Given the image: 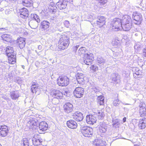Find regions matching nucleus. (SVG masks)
<instances>
[{"mask_svg":"<svg viewBox=\"0 0 146 146\" xmlns=\"http://www.w3.org/2000/svg\"><path fill=\"white\" fill-rule=\"evenodd\" d=\"M121 29L125 31L129 30L132 27L131 19L130 16L125 15L122 18Z\"/></svg>","mask_w":146,"mask_h":146,"instance_id":"obj_1","label":"nucleus"},{"mask_svg":"<svg viewBox=\"0 0 146 146\" xmlns=\"http://www.w3.org/2000/svg\"><path fill=\"white\" fill-rule=\"evenodd\" d=\"M6 52L9 58V63L14 64L16 60V56L14 53L12 47L8 46L6 48Z\"/></svg>","mask_w":146,"mask_h":146,"instance_id":"obj_2","label":"nucleus"},{"mask_svg":"<svg viewBox=\"0 0 146 146\" xmlns=\"http://www.w3.org/2000/svg\"><path fill=\"white\" fill-rule=\"evenodd\" d=\"M122 19L117 18H114L111 22L110 24L112 29L114 31H117L121 29Z\"/></svg>","mask_w":146,"mask_h":146,"instance_id":"obj_3","label":"nucleus"},{"mask_svg":"<svg viewBox=\"0 0 146 146\" xmlns=\"http://www.w3.org/2000/svg\"><path fill=\"white\" fill-rule=\"evenodd\" d=\"M80 129L81 133L85 137H90L93 134L92 128L90 127L83 126L81 127Z\"/></svg>","mask_w":146,"mask_h":146,"instance_id":"obj_4","label":"nucleus"},{"mask_svg":"<svg viewBox=\"0 0 146 146\" xmlns=\"http://www.w3.org/2000/svg\"><path fill=\"white\" fill-rule=\"evenodd\" d=\"M94 57L93 54L91 53H86L84 54L82 60L81 62L83 64L84 63L86 65H89L93 60Z\"/></svg>","mask_w":146,"mask_h":146,"instance_id":"obj_5","label":"nucleus"},{"mask_svg":"<svg viewBox=\"0 0 146 146\" xmlns=\"http://www.w3.org/2000/svg\"><path fill=\"white\" fill-rule=\"evenodd\" d=\"M50 95L54 98L52 100V102H53L56 98L57 99V104L59 103V101L58 100L59 99H60L62 97L63 95V93H62L59 90L56 89H53L51 90L50 93Z\"/></svg>","mask_w":146,"mask_h":146,"instance_id":"obj_6","label":"nucleus"},{"mask_svg":"<svg viewBox=\"0 0 146 146\" xmlns=\"http://www.w3.org/2000/svg\"><path fill=\"white\" fill-rule=\"evenodd\" d=\"M69 79L66 76L60 77L58 79V84L62 86H67L69 84Z\"/></svg>","mask_w":146,"mask_h":146,"instance_id":"obj_7","label":"nucleus"},{"mask_svg":"<svg viewBox=\"0 0 146 146\" xmlns=\"http://www.w3.org/2000/svg\"><path fill=\"white\" fill-rule=\"evenodd\" d=\"M139 113L141 117L146 115V105L142 102L140 101L139 104Z\"/></svg>","mask_w":146,"mask_h":146,"instance_id":"obj_8","label":"nucleus"},{"mask_svg":"<svg viewBox=\"0 0 146 146\" xmlns=\"http://www.w3.org/2000/svg\"><path fill=\"white\" fill-rule=\"evenodd\" d=\"M84 93L83 88L80 87L76 88L73 92L74 95L77 98H80L82 97Z\"/></svg>","mask_w":146,"mask_h":146,"instance_id":"obj_9","label":"nucleus"},{"mask_svg":"<svg viewBox=\"0 0 146 146\" xmlns=\"http://www.w3.org/2000/svg\"><path fill=\"white\" fill-rule=\"evenodd\" d=\"M133 18L134 21L133 22L134 23L137 25L140 24L142 20L141 14L137 13H134L133 14Z\"/></svg>","mask_w":146,"mask_h":146,"instance_id":"obj_10","label":"nucleus"},{"mask_svg":"<svg viewBox=\"0 0 146 146\" xmlns=\"http://www.w3.org/2000/svg\"><path fill=\"white\" fill-rule=\"evenodd\" d=\"M33 144L35 146L40 145L42 141V139L39 135L35 134L32 139Z\"/></svg>","mask_w":146,"mask_h":146,"instance_id":"obj_11","label":"nucleus"},{"mask_svg":"<svg viewBox=\"0 0 146 146\" xmlns=\"http://www.w3.org/2000/svg\"><path fill=\"white\" fill-rule=\"evenodd\" d=\"M86 121L88 123L92 125L96 122L97 119L95 116L92 115H88L86 116Z\"/></svg>","mask_w":146,"mask_h":146,"instance_id":"obj_12","label":"nucleus"},{"mask_svg":"<svg viewBox=\"0 0 146 146\" xmlns=\"http://www.w3.org/2000/svg\"><path fill=\"white\" fill-rule=\"evenodd\" d=\"M73 105L70 103H67L64 105L63 108L64 111L67 113L71 112L73 110Z\"/></svg>","mask_w":146,"mask_h":146,"instance_id":"obj_13","label":"nucleus"},{"mask_svg":"<svg viewBox=\"0 0 146 146\" xmlns=\"http://www.w3.org/2000/svg\"><path fill=\"white\" fill-rule=\"evenodd\" d=\"M106 19L104 17L101 16L97 18L96 24L99 27H101L105 24Z\"/></svg>","mask_w":146,"mask_h":146,"instance_id":"obj_14","label":"nucleus"},{"mask_svg":"<svg viewBox=\"0 0 146 146\" xmlns=\"http://www.w3.org/2000/svg\"><path fill=\"white\" fill-rule=\"evenodd\" d=\"M67 4V0H60L56 3L58 7L60 10L65 9Z\"/></svg>","mask_w":146,"mask_h":146,"instance_id":"obj_15","label":"nucleus"},{"mask_svg":"<svg viewBox=\"0 0 146 146\" xmlns=\"http://www.w3.org/2000/svg\"><path fill=\"white\" fill-rule=\"evenodd\" d=\"M29 12L28 10L25 8H23L20 10V17L24 19L27 18L29 16Z\"/></svg>","mask_w":146,"mask_h":146,"instance_id":"obj_16","label":"nucleus"},{"mask_svg":"<svg viewBox=\"0 0 146 146\" xmlns=\"http://www.w3.org/2000/svg\"><path fill=\"white\" fill-rule=\"evenodd\" d=\"M73 118L76 121H80L83 119V114L79 111H77L73 114Z\"/></svg>","mask_w":146,"mask_h":146,"instance_id":"obj_17","label":"nucleus"},{"mask_svg":"<svg viewBox=\"0 0 146 146\" xmlns=\"http://www.w3.org/2000/svg\"><path fill=\"white\" fill-rule=\"evenodd\" d=\"M8 128L5 125L0 126V135L2 137L7 136L8 133Z\"/></svg>","mask_w":146,"mask_h":146,"instance_id":"obj_18","label":"nucleus"},{"mask_svg":"<svg viewBox=\"0 0 146 146\" xmlns=\"http://www.w3.org/2000/svg\"><path fill=\"white\" fill-rule=\"evenodd\" d=\"M106 63V60L104 58L100 56L98 57L97 60V64L101 68H104V64Z\"/></svg>","mask_w":146,"mask_h":146,"instance_id":"obj_19","label":"nucleus"},{"mask_svg":"<svg viewBox=\"0 0 146 146\" xmlns=\"http://www.w3.org/2000/svg\"><path fill=\"white\" fill-rule=\"evenodd\" d=\"M67 125L68 127L72 129H75L77 126V124L73 120H70L67 121Z\"/></svg>","mask_w":146,"mask_h":146,"instance_id":"obj_20","label":"nucleus"},{"mask_svg":"<svg viewBox=\"0 0 146 146\" xmlns=\"http://www.w3.org/2000/svg\"><path fill=\"white\" fill-rule=\"evenodd\" d=\"M39 127L40 130L45 131L48 129V125L46 122L42 121L39 123Z\"/></svg>","mask_w":146,"mask_h":146,"instance_id":"obj_21","label":"nucleus"},{"mask_svg":"<svg viewBox=\"0 0 146 146\" xmlns=\"http://www.w3.org/2000/svg\"><path fill=\"white\" fill-rule=\"evenodd\" d=\"M100 131L101 133H104L107 131V126L104 122H100L99 127Z\"/></svg>","mask_w":146,"mask_h":146,"instance_id":"obj_22","label":"nucleus"},{"mask_svg":"<svg viewBox=\"0 0 146 146\" xmlns=\"http://www.w3.org/2000/svg\"><path fill=\"white\" fill-rule=\"evenodd\" d=\"M17 44L19 45L20 49H23L25 47L26 44L25 40L23 38H20L17 39Z\"/></svg>","mask_w":146,"mask_h":146,"instance_id":"obj_23","label":"nucleus"},{"mask_svg":"<svg viewBox=\"0 0 146 146\" xmlns=\"http://www.w3.org/2000/svg\"><path fill=\"white\" fill-rule=\"evenodd\" d=\"M58 48L60 49L64 50L68 46L69 44V41H66L64 42H59Z\"/></svg>","mask_w":146,"mask_h":146,"instance_id":"obj_24","label":"nucleus"},{"mask_svg":"<svg viewBox=\"0 0 146 146\" xmlns=\"http://www.w3.org/2000/svg\"><path fill=\"white\" fill-rule=\"evenodd\" d=\"M76 77L77 82L78 83H82L84 80V76L82 73H77V74L76 75Z\"/></svg>","mask_w":146,"mask_h":146,"instance_id":"obj_25","label":"nucleus"},{"mask_svg":"<svg viewBox=\"0 0 146 146\" xmlns=\"http://www.w3.org/2000/svg\"><path fill=\"white\" fill-rule=\"evenodd\" d=\"M37 21L33 19L30 20L29 22V25L32 29H36L38 25V23Z\"/></svg>","mask_w":146,"mask_h":146,"instance_id":"obj_26","label":"nucleus"},{"mask_svg":"<svg viewBox=\"0 0 146 146\" xmlns=\"http://www.w3.org/2000/svg\"><path fill=\"white\" fill-rule=\"evenodd\" d=\"M106 143L105 141L98 139H96L94 142V144L96 146H105Z\"/></svg>","mask_w":146,"mask_h":146,"instance_id":"obj_27","label":"nucleus"},{"mask_svg":"<svg viewBox=\"0 0 146 146\" xmlns=\"http://www.w3.org/2000/svg\"><path fill=\"white\" fill-rule=\"evenodd\" d=\"M1 38L4 40L9 42L11 40V36L9 34H5L2 35L1 36Z\"/></svg>","mask_w":146,"mask_h":146,"instance_id":"obj_28","label":"nucleus"},{"mask_svg":"<svg viewBox=\"0 0 146 146\" xmlns=\"http://www.w3.org/2000/svg\"><path fill=\"white\" fill-rule=\"evenodd\" d=\"M18 91L15 90L11 92V96L13 100H17L19 97Z\"/></svg>","mask_w":146,"mask_h":146,"instance_id":"obj_29","label":"nucleus"},{"mask_svg":"<svg viewBox=\"0 0 146 146\" xmlns=\"http://www.w3.org/2000/svg\"><path fill=\"white\" fill-rule=\"evenodd\" d=\"M146 126V120L145 119H140L139 127L141 129H144Z\"/></svg>","mask_w":146,"mask_h":146,"instance_id":"obj_30","label":"nucleus"},{"mask_svg":"<svg viewBox=\"0 0 146 146\" xmlns=\"http://www.w3.org/2000/svg\"><path fill=\"white\" fill-rule=\"evenodd\" d=\"M135 70H137L134 73H133V76L136 78H141L142 77V72L141 71L139 70L138 68H136Z\"/></svg>","mask_w":146,"mask_h":146,"instance_id":"obj_31","label":"nucleus"},{"mask_svg":"<svg viewBox=\"0 0 146 146\" xmlns=\"http://www.w3.org/2000/svg\"><path fill=\"white\" fill-rule=\"evenodd\" d=\"M29 139L26 138H23L21 141V146H29Z\"/></svg>","mask_w":146,"mask_h":146,"instance_id":"obj_32","label":"nucleus"},{"mask_svg":"<svg viewBox=\"0 0 146 146\" xmlns=\"http://www.w3.org/2000/svg\"><path fill=\"white\" fill-rule=\"evenodd\" d=\"M98 104L100 105H103L104 104V96L100 95L98 96L97 98Z\"/></svg>","mask_w":146,"mask_h":146,"instance_id":"obj_33","label":"nucleus"},{"mask_svg":"<svg viewBox=\"0 0 146 146\" xmlns=\"http://www.w3.org/2000/svg\"><path fill=\"white\" fill-rule=\"evenodd\" d=\"M32 1L31 0H23L22 3L25 6L30 7L32 5Z\"/></svg>","mask_w":146,"mask_h":146,"instance_id":"obj_34","label":"nucleus"},{"mask_svg":"<svg viewBox=\"0 0 146 146\" xmlns=\"http://www.w3.org/2000/svg\"><path fill=\"white\" fill-rule=\"evenodd\" d=\"M49 24L48 22L46 21H43L41 23L42 28L44 30L48 29L49 27Z\"/></svg>","mask_w":146,"mask_h":146,"instance_id":"obj_35","label":"nucleus"},{"mask_svg":"<svg viewBox=\"0 0 146 146\" xmlns=\"http://www.w3.org/2000/svg\"><path fill=\"white\" fill-rule=\"evenodd\" d=\"M117 74H116L113 73L110 76L109 81L111 83H114L116 80V77Z\"/></svg>","mask_w":146,"mask_h":146,"instance_id":"obj_36","label":"nucleus"},{"mask_svg":"<svg viewBox=\"0 0 146 146\" xmlns=\"http://www.w3.org/2000/svg\"><path fill=\"white\" fill-rule=\"evenodd\" d=\"M66 41H69V38L67 36L62 35L60 36L59 42H64Z\"/></svg>","mask_w":146,"mask_h":146,"instance_id":"obj_37","label":"nucleus"},{"mask_svg":"<svg viewBox=\"0 0 146 146\" xmlns=\"http://www.w3.org/2000/svg\"><path fill=\"white\" fill-rule=\"evenodd\" d=\"M49 8L52 10V12H54L56 11L57 7L55 6V5L53 2H51L49 5Z\"/></svg>","mask_w":146,"mask_h":146,"instance_id":"obj_38","label":"nucleus"},{"mask_svg":"<svg viewBox=\"0 0 146 146\" xmlns=\"http://www.w3.org/2000/svg\"><path fill=\"white\" fill-rule=\"evenodd\" d=\"M97 114L98 118L100 119H102L105 115L104 111L103 110H100L98 111Z\"/></svg>","mask_w":146,"mask_h":146,"instance_id":"obj_39","label":"nucleus"},{"mask_svg":"<svg viewBox=\"0 0 146 146\" xmlns=\"http://www.w3.org/2000/svg\"><path fill=\"white\" fill-rule=\"evenodd\" d=\"M86 48L85 47H81L79 48L78 51V54L79 55H81L82 54H84L85 53Z\"/></svg>","mask_w":146,"mask_h":146,"instance_id":"obj_40","label":"nucleus"},{"mask_svg":"<svg viewBox=\"0 0 146 146\" xmlns=\"http://www.w3.org/2000/svg\"><path fill=\"white\" fill-rule=\"evenodd\" d=\"M36 121L33 119H30L28 122V125H29L30 127H31L32 126H35L36 125Z\"/></svg>","mask_w":146,"mask_h":146,"instance_id":"obj_41","label":"nucleus"},{"mask_svg":"<svg viewBox=\"0 0 146 146\" xmlns=\"http://www.w3.org/2000/svg\"><path fill=\"white\" fill-rule=\"evenodd\" d=\"M31 17L34 19V20H36L37 22H40V20L39 19V16L36 14H31Z\"/></svg>","mask_w":146,"mask_h":146,"instance_id":"obj_42","label":"nucleus"},{"mask_svg":"<svg viewBox=\"0 0 146 146\" xmlns=\"http://www.w3.org/2000/svg\"><path fill=\"white\" fill-rule=\"evenodd\" d=\"M38 88V87L36 86L35 84H33L31 86V91L33 93H36Z\"/></svg>","mask_w":146,"mask_h":146,"instance_id":"obj_43","label":"nucleus"},{"mask_svg":"<svg viewBox=\"0 0 146 146\" xmlns=\"http://www.w3.org/2000/svg\"><path fill=\"white\" fill-rule=\"evenodd\" d=\"M112 125L113 126L115 127H118V125H119V123L117 119L115 121H112Z\"/></svg>","mask_w":146,"mask_h":146,"instance_id":"obj_44","label":"nucleus"},{"mask_svg":"<svg viewBox=\"0 0 146 146\" xmlns=\"http://www.w3.org/2000/svg\"><path fill=\"white\" fill-rule=\"evenodd\" d=\"M121 102L120 100H119L118 99H115L113 102V104L114 106H118Z\"/></svg>","mask_w":146,"mask_h":146,"instance_id":"obj_45","label":"nucleus"},{"mask_svg":"<svg viewBox=\"0 0 146 146\" xmlns=\"http://www.w3.org/2000/svg\"><path fill=\"white\" fill-rule=\"evenodd\" d=\"M99 2V4L101 6L100 7H102V6L104 4H106L107 2V0H98Z\"/></svg>","mask_w":146,"mask_h":146,"instance_id":"obj_46","label":"nucleus"},{"mask_svg":"<svg viewBox=\"0 0 146 146\" xmlns=\"http://www.w3.org/2000/svg\"><path fill=\"white\" fill-rule=\"evenodd\" d=\"M64 25L65 27H68L70 26V23L67 20L65 21L64 22Z\"/></svg>","mask_w":146,"mask_h":146,"instance_id":"obj_47","label":"nucleus"},{"mask_svg":"<svg viewBox=\"0 0 146 146\" xmlns=\"http://www.w3.org/2000/svg\"><path fill=\"white\" fill-rule=\"evenodd\" d=\"M91 68L94 71H96L98 70V68L96 66H92Z\"/></svg>","mask_w":146,"mask_h":146,"instance_id":"obj_48","label":"nucleus"},{"mask_svg":"<svg viewBox=\"0 0 146 146\" xmlns=\"http://www.w3.org/2000/svg\"><path fill=\"white\" fill-rule=\"evenodd\" d=\"M140 43H137L136 44H135V46H134L135 48V49H138V48H140V45H139Z\"/></svg>","mask_w":146,"mask_h":146,"instance_id":"obj_49","label":"nucleus"},{"mask_svg":"<svg viewBox=\"0 0 146 146\" xmlns=\"http://www.w3.org/2000/svg\"><path fill=\"white\" fill-rule=\"evenodd\" d=\"M143 56L146 57V48L143 50Z\"/></svg>","mask_w":146,"mask_h":146,"instance_id":"obj_50","label":"nucleus"},{"mask_svg":"<svg viewBox=\"0 0 146 146\" xmlns=\"http://www.w3.org/2000/svg\"><path fill=\"white\" fill-rule=\"evenodd\" d=\"M20 78L19 77H16L14 79V82H17V81H19V80Z\"/></svg>","mask_w":146,"mask_h":146,"instance_id":"obj_51","label":"nucleus"},{"mask_svg":"<svg viewBox=\"0 0 146 146\" xmlns=\"http://www.w3.org/2000/svg\"><path fill=\"white\" fill-rule=\"evenodd\" d=\"M68 91H64L63 92H62V93H63V95L67 96V95L68 94Z\"/></svg>","mask_w":146,"mask_h":146,"instance_id":"obj_52","label":"nucleus"},{"mask_svg":"<svg viewBox=\"0 0 146 146\" xmlns=\"http://www.w3.org/2000/svg\"><path fill=\"white\" fill-rule=\"evenodd\" d=\"M17 83L18 84H21L22 83V80L21 79V78H20L19 80V81H17Z\"/></svg>","mask_w":146,"mask_h":146,"instance_id":"obj_53","label":"nucleus"},{"mask_svg":"<svg viewBox=\"0 0 146 146\" xmlns=\"http://www.w3.org/2000/svg\"><path fill=\"white\" fill-rule=\"evenodd\" d=\"M79 45H76L75 47L74 48V50H76L78 47H79Z\"/></svg>","mask_w":146,"mask_h":146,"instance_id":"obj_54","label":"nucleus"},{"mask_svg":"<svg viewBox=\"0 0 146 146\" xmlns=\"http://www.w3.org/2000/svg\"><path fill=\"white\" fill-rule=\"evenodd\" d=\"M79 45H76L75 47L74 48V50H76L78 47H79Z\"/></svg>","mask_w":146,"mask_h":146,"instance_id":"obj_55","label":"nucleus"},{"mask_svg":"<svg viewBox=\"0 0 146 146\" xmlns=\"http://www.w3.org/2000/svg\"><path fill=\"white\" fill-rule=\"evenodd\" d=\"M42 48V46L41 45H39L38 46V50H40Z\"/></svg>","mask_w":146,"mask_h":146,"instance_id":"obj_56","label":"nucleus"},{"mask_svg":"<svg viewBox=\"0 0 146 146\" xmlns=\"http://www.w3.org/2000/svg\"><path fill=\"white\" fill-rule=\"evenodd\" d=\"M126 118L125 117H124L123 118V122H125L126 121Z\"/></svg>","mask_w":146,"mask_h":146,"instance_id":"obj_57","label":"nucleus"},{"mask_svg":"<svg viewBox=\"0 0 146 146\" xmlns=\"http://www.w3.org/2000/svg\"><path fill=\"white\" fill-rule=\"evenodd\" d=\"M136 68H133V71L134 72H135L136 71H137V70H135V69Z\"/></svg>","mask_w":146,"mask_h":146,"instance_id":"obj_58","label":"nucleus"},{"mask_svg":"<svg viewBox=\"0 0 146 146\" xmlns=\"http://www.w3.org/2000/svg\"><path fill=\"white\" fill-rule=\"evenodd\" d=\"M94 91L95 92H98V91H97V89H96V88H95L94 89Z\"/></svg>","mask_w":146,"mask_h":146,"instance_id":"obj_59","label":"nucleus"},{"mask_svg":"<svg viewBox=\"0 0 146 146\" xmlns=\"http://www.w3.org/2000/svg\"><path fill=\"white\" fill-rule=\"evenodd\" d=\"M5 29V28H0V31L3 30Z\"/></svg>","mask_w":146,"mask_h":146,"instance_id":"obj_60","label":"nucleus"},{"mask_svg":"<svg viewBox=\"0 0 146 146\" xmlns=\"http://www.w3.org/2000/svg\"><path fill=\"white\" fill-rule=\"evenodd\" d=\"M4 9L2 8H0V11H2Z\"/></svg>","mask_w":146,"mask_h":146,"instance_id":"obj_61","label":"nucleus"},{"mask_svg":"<svg viewBox=\"0 0 146 146\" xmlns=\"http://www.w3.org/2000/svg\"><path fill=\"white\" fill-rule=\"evenodd\" d=\"M123 104H125V105H130V104H124L123 103Z\"/></svg>","mask_w":146,"mask_h":146,"instance_id":"obj_62","label":"nucleus"},{"mask_svg":"<svg viewBox=\"0 0 146 146\" xmlns=\"http://www.w3.org/2000/svg\"><path fill=\"white\" fill-rule=\"evenodd\" d=\"M138 146V145H135V146Z\"/></svg>","mask_w":146,"mask_h":146,"instance_id":"obj_63","label":"nucleus"}]
</instances>
